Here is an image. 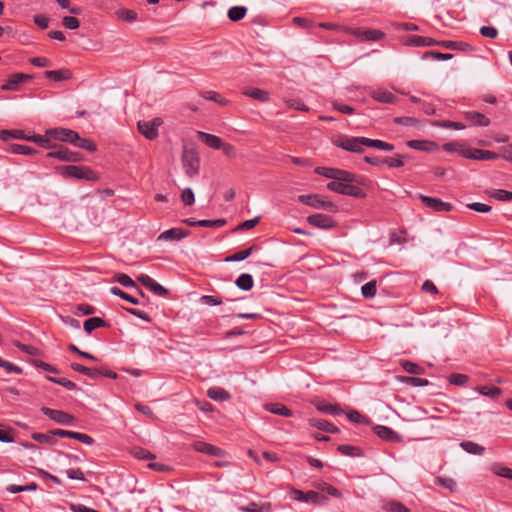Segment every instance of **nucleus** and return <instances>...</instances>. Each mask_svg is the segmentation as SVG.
<instances>
[{
  "label": "nucleus",
  "mask_w": 512,
  "mask_h": 512,
  "mask_svg": "<svg viewBox=\"0 0 512 512\" xmlns=\"http://www.w3.org/2000/svg\"><path fill=\"white\" fill-rule=\"evenodd\" d=\"M316 408L318 411L322 412V413H327V414H331V415H340L343 410L341 409V407L337 404L333 405V404H329V403H326V402H319L316 404Z\"/></svg>",
  "instance_id": "37"
},
{
  "label": "nucleus",
  "mask_w": 512,
  "mask_h": 512,
  "mask_svg": "<svg viewBox=\"0 0 512 512\" xmlns=\"http://www.w3.org/2000/svg\"><path fill=\"white\" fill-rule=\"evenodd\" d=\"M110 292L115 295V296H118L120 298H122L123 300H126L132 304H135V305H138L139 304V301L137 298L127 294L126 292L122 291L119 287L117 286H113L110 288Z\"/></svg>",
  "instance_id": "55"
},
{
  "label": "nucleus",
  "mask_w": 512,
  "mask_h": 512,
  "mask_svg": "<svg viewBox=\"0 0 512 512\" xmlns=\"http://www.w3.org/2000/svg\"><path fill=\"white\" fill-rule=\"evenodd\" d=\"M298 199L301 203L317 209L333 210L335 208L333 202L319 194L300 195Z\"/></svg>",
  "instance_id": "6"
},
{
  "label": "nucleus",
  "mask_w": 512,
  "mask_h": 512,
  "mask_svg": "<svg viewBox=\"0 0 512 512\" xmlns=\"http://www.w3.org/2000/svg\"><path fill=\"white\" fill-rule=\"evenodd\" d=\"M47 135L51 138L62 142H68L74 145L76 140H79V134L71 129L54 128L47 131Z\"/></svg>",
  "instance_id": "9"
},
{
  "label": "nucleus",
  "mask_w": 512,
  "mask_h": 512,
  "mask_svg": "<svg viewBox=\"0 0 512 512\" xmlns=\"http://www.w3.org/2000/svg\"><path fill=\"white\" fill-rule=\"evenodd\" d=\"M48 136L49 135H47V134L46 135L35 134L32 136H28L27 140L38 143L39 145H41L44 148H52L53 145H52L51 140L48 138Z\"/></svg>",
  "instance_id": "54"
},
{
  "label": "nucleus",
  "mask_w": 512,
  "mask_h": 512,
  "mask_svg": "<svg viewBox=\"0 0 512 512\" xmlns=\"http://www.w3.org/2000/svg\"><path fill=\"white\" fill-rule=\"evenodd\" d=\"M398 380L402 383L415 387L427 386L429 384V381L427 379L411 376H399Z\"/></svg>",
  "instance_id": "48"
},
{
  "label": "nucleus",
  "mask_w": 512,
  "mask_h": 512,
  "mask_svg": "<svg viewBox=\"0 0 512 512\" xmlns=\"http://www.w3.org/2000/svg\"><path fill=\"white\" fill-rule=\"evenodd\" d=\"M435 484L448 489L450 492H454L457 487V483L453 478L438 476L435 478Z\"/></svg>",
  "instance_id": "50"
},
{
  "label": "nucleus",
  "mask_w": 512,
  "mask_h": 512,
  "mask_svg": "<svg viewBox=\"0 0 512 512\" xmlns=\"http://www.w3.org/2000/svg\"><path fill=\"white\" fill-rule=\"evenodd\" d=\"M334 144L346 151L353 153H363L365 145V137H341Z\"/></svg>",
  "instance_id": "4"
},
{
  "label": "nucleus",
  "mask_w": 512,
  "mask_h": 512,
  "mask_svg": "<svg viewBox=\"0 0 512 512\" xmlns=\"http://www.w3.org/2000/svg\"><path fill=\"white\" fill-rule=\"evenodd\" d=\"M189 234L190 232L188 230L175 227L162 232L159 235L158 240H181L187 237Z\"/></svg>",
  "instance_id": "21"
},
{
  "label": "nucleus",
  "mask_w": 512,
  "mask_h": 512,
  "mask_svg": "<svg viewBox=\"0 0 512 512\" xmlns=\"http://www.w3.org/2000/svg\"><path fill=\"white\" fill-rule=\"evenodd\" d=\"M373 431L382 440L389 441V442H400L401 441V436H399V434L390 427H387L384 425H376L373 428Z\"/></svg>",
  "instance_id": "16"
},
{
  "label": "nucleus",
  "mask_w": 512,
  "mask_h": 512,
  "mask_svg": "<svg viewBox=\"0 0 512 512\" xmlns=\"http://www.w3.org/2000/svg\"><path fill=\"white\" fill-rule=\"evenodd\" d=\"M200 95L204 99L214 101L220 105H226L228 103V100L223 98L218 92H215V91H204V92H201Z\"/></svg>",
  "instance_id": "52"
},
{
  "label": "nucleus",
  "mask_w": 512,
  "mask_h": 512,
  "mask_svg": "<svg viewBox=\"0 0 512 512\" xmlns=\"http://www.w3.org/2000/svg\"><path fill=\"white\" fill-rule=\"evenodd\" d=\"M475 390L486 397H489L491 399H496L498 396L501 395V389L496 386H477Z\"/></svg>",
  "instance_id": "35"
},
{
  "label": "nucleus",
  "mask_w": 512,
  "mask_h": 512,
  "mask_svg": "<svg viewBox=\"0 0 512 512\" xmlns=\"http://www.w3.org/2000/svg\"><path fill=\"white\" fill-rule=\"evenodd\" d=\"M265 409L273 414L281 415L284 417H290L292 415V412L290 409H288L286 406L282 404H267L265 405Z\"/></svg>",
  "instance_id": "41"
},
{
  "label": "nucleus",
  "mask_w": 512,
  "mask_h": 512,
  "mask_svg": "<svg viewBox=\"0 0 512 512\" xmlns=\"http://www.w3.org/2000/svg\"><path fill=\"white\" fill-rule=\"evenodd\" d=\"M242 93L259 102H267L270 99L269 92L260 88H244Z\"/></svg>",
  "instance_id": "26"
},
{
  "label": "nucleus",
  "mask_w": 512,
  "mask_h": 512,
  "mask_svg": "<svg viewBox=\"0 0 512 512\" xmlns=\"http://www.w3.org/2000/svg\"><path fill=\"white\" fill-rule=\"evenodd\" d=\"M107 323L99 318V317H92L87 320H85L83 324V328L86 333L90 334L93 330L100 328V327H106Z\"/></svg>",
  "instance_id": "34"
},
{
  "label": "nucleus",
  "mask_w": 512,
  "mask_h": 512,
  "mask_svg": "<svg viewBox=\"0 0 512 512\" xmlns=\"http://www.w3.org/2000/svg\"><path fill=\"white\" fill-rule=\"evenodd\" d=\"M491 471L497 476L512 480V469L507 466L500 463H494L491 466Z\"/></svg>",
  "instance_id": "46"
},
{
  "label": "nucleus",
  "mask_w": 512,
  "mask_h": 512,
  "mask_svg": "<svg viewBox=\"0 0 512 512\" xmlns=\"http://www.w3.org/2000/svg\"><path fill=\"white\" fill-rule=\"evenodd\" d=\"M32 75L24 73L11 74L5 83L1 85L3 91H19L22 84L32 80Z\"/></svg>",
  "instance_id": "8"
},
{
  "label": "nucleus",
  "mask_w": 512,
  "mask_h": 512,
  "mask_svg": "<svg viewBox=\"0 0 512 512\" xmlns=\"http://www.w3.org/2000/svg\"><path fill=\"white\" fill-rule=\"evenodd\" d=\"M365 145L366 147L375 148L383 151H392L394 149V145L382 140L378 139H370L365 137Z\"/></svg>",
  "instance_id": "32"
},
{
  "label": "nucleus",
  "mask_w": 512,
  "mask_h": 512,
  "mask_svg": "<svg viewBox=\"0 0 512 512\" xmlns=\"http://www.w3.org/2000/svg\"><path fill=\"white\" fill-rule=\"evenodd\" d=\"M315 173L328 179H332L333 181H356V175L354 173L337 168L317 167L315 169Z\"/></svg>",
  "instance_id": "3"
},
{
  "label": "nucleus",
  "mask_w": 512,
  "mask_h": 512,
  "mask_svg": "<svg viewBox=\"0 0 512 512\" xmlns=\"http://www.w3.org/2000/svg\"><path fill=\"white\" fill-rule=\"evenodd\" d=\"M41 412L58 424L69 425L74 421V416L62 410L42 407Z\"/></svg>",
  "instance_id": "10"
},
{
  "label": "nucleus",
  "mask_w": 512,
  "mask_h": 512,
  "mask_svg": "<svg viewBox=\"0 0 512 512\" xmlns=\"http://www.w3.org/2000/svg\"><path fill=\"white\" fill-rule=\"evenodd\" d=\"M345 182L346 181H344V180L331 181L327 184V189L332 192L344 195ZM355 182L360 183L357 179Z\"/></svg>",
  "instance_id": "60"
},
{
  "label": "nucleus",
  "mask_w": 512,
  "mask_h": 512,
  "mask_svg": "<svg viewBox=\"0 0 512 512\" xmlns=\"http://www.w3.org/2000/svg\"><path fill=\"white\" fill-rule=\"evenodd\" d=\"M163 124V120L156 117L150 121H139L137 126L139 132L147 139L153 140L158 136V128Z\"/></svg>",
  "instance_id": "7"
},
{
  "label": "nucleus",
  "mask_w": 512,
  "mask_h": 512,
  "mask_svg": "<svg viewBox=\"0 0 512 512\" xmlns=\"http://www.w3.org/2000/svg\"><path fill=\"white\" fill-rule=\"evenodd\" d=\"M419 197L427 207L431 208L434 211H451L452 209V205L450 203L444 202L438 198L429 197L425 195H420Z\"/></svg>",
  "instance_id": "15"
},
{
  "label": "nucleus",
  "mask_w": 512,
  "mask_h": 512,
  "mask_svg": "<svg viewBox=\"0 0 512 512\" xmlns=\"http://www.w3.org/2000/svg\"><path fill=\"white\" fill-rule=\"evenodd\" d=\"M137 281L158 296H165L167 294V289L147 274H140L137 276Z\"/></svg>",
  "instance_id": "13"
},
{
  "label": "nucleus",
  "mask_w": 512,
  "mask_h": 512,
  "mask_svg": "<svg viewBox=\"0 0 512 512\" xmlns=\"http://www.w3.org/2000/svg\"><path fill=\"white\" fill-rule=\"evenodd\" d=\"M317 488L320 489L323 492H326L327 494H329V495H331V496H333L335 498H341L342 497L341 491L338 488L330 485L329 483H326V482L319 483L317 485Z\"/></svg>",
  "instance_id": "56"
},
{
  "label": "nucleus",
  "mask_w": 512,
  "mask_h": 512,
  "mask_svg": "<svg viewBox=\"0 0 512 512\" xmlns=\"http://www.w3.org/2000/svg\"><path fill=\"white\" fill-rule=\"evenodd\" d=\"M235 284L239 289L249 291L253 287L254 280L251 274L243 273L236 279Z\"/></svg>",
  "instance_id": "33"
},
{
  "label": "nucleus",
  "mask_w": 512,
  "mask_h": 512,
  "mask_svg": "<svg viewBox=\"0 0 512 512\" xmlns=\"http://www.w3.org/2000/svg\"><path fill=\"white\" fill-rule=\"evenodd\" d=\"M45 77L53 81H63L71 78V72L68 69L48 70Z\"/></svg>",
  "instance_id": "31"
},
{
  "label": "nucleus",
  "mask_w": 512,
  "mask_h": 512,
  "mask_svg": "<svg viewBox=\"0 0 512 512\" xmlns=\"http://www.w3.org/2000/svg\"><path fill=\"white\" fill-rule=\"evenodd\" d=\"M382 507L388 512H409V509L397 500L385 501Z\"/></svg>",
  "instance_id": "44"
},
{
  "label": "nucleus",
  "mask_w": 512,
  "mask_h": 512,
  "mask_svg": "<svg viewBox=\"0 0 512 512\" xmlns=\"http://www.w3.org/2000/svg\"><path fill=\"white\" fill-rule=\"evenodd\" d=\"M49 158H56L64 162H81L84 159V155L80 152L72 151L64 146H59L55 150H52L46 154Z\"/></svg>",
  "instance_id": "5"
},
{
  "label": "nucleus",
  "mask_w": 512,
  "mask_h": 512,
  "mask_svg": "<svg viewBox=\"0 0 512 512\" xmlns=\"http://www.w3.org/2000/svg\"><path fill=\"white\" fill-rule=\"evenodd\" d=\"M439 46L443 47L445 49H450V50H455V51H462V52H473L474 51V47L464 41L444 40V41H439Z\"/></svg>",
  "instance_id": "20"
},
{
  "label": "nucleus",
  "mask_w": 512,
  "mask_h": 512,
  "mask_svg": "<svg viewBox=\"0 0 512 512\" xmlns=\"http://www.w3.org/2000/svg\"><path fill=\"white\" fill-rule=\"evenodd\" d=\"M353 34L364 41H379L385 37V33L377 29L357 28Z\"/></svg>",
  "instance_id": "17"
},
{
  "label": "nucleus",
  "mask_w": 512,
  "mask_h": 512,
  "mask_svg": "<svg viewBox=\"0 0 512 512\" xmlns=\"http://www.w3.org/2000/svg\"><path fill=\"white\" fill-rule=\"evenodd\" d=\"M25 132L23 130H1L0 138L3 141H8L10 139H24L27 140Z\"/></svg>",
  "instance_id": "42"
},
{
  "label": "nucleus",
  "mask_w": 512,
  "mask_h": 512,
  "mask_svg": "<svg viewBox=\"0 0 512 512\" xmlns=\"http://www.w3.org/2000/svg\"><path fill=\"white\" fill-rule=\"evenodd\" d=\"M74 145L76 147L85 149V150L90 151V152H94V151L97 150V146H96V144L93 141H91V140H89L87 138H82L80 136H79V140H76Z\"/></svg>",
  "instance_id": "59"
},
{
  "label": "nucleus",
  "mask_w": 512,
  "mask_h": 512,
  "mask_svg": "<svg viewBox=\"0 0 512 512\" xmlns=\"http://www.w3.org/2000/svg\"><path fill=\"white\" fill-rule=\"evenodd\" d=\"M401 367L409 374L419 375L423 373V368L416 363L408 360L401 361Z\"/></svg>",
  "instance_id": "51"
},
{
  "label": "nucleus",
  "mask_w": 512,
  "mask_h": 512,
  "mask_svg": "<svg viewBox=\"0 0 512 512\" xmlns=\"http://www.w3.org/2000/svg\"><path fill=\"white\" fill-rule=\"evenodd\" d=\"M182 165L188 177L192 178L199 173L200 159L194 149L184 148L182 153Z\"/></svg>",
  "instance_id": "2"
},
{
  "label": "nucleus",
  "mask_w": 512,
  "mask_h": 512,
  "mask_svg": "<svg viewBox=\"0 0 512 512\" xmlns=\"http://www.w3.org/2000/svg\"><path fill=\"white\" fill-rule=\"evenodd\" d=\"M289 496L293 500L298 501V502L313 503L314 500L318 498V492L312 491V490L303 492L302 490L292 487L289 490Z\"/></svg>",
  "instance_id": "18"
},
{
  "label": "nucleus",
  "mask_w": 512,
  "mask_h": 512,
  "mask_svg": "<svg viewBox=\"0 0 512 512\" xmlns=\"http://www.w3.org/2000/svg\"><path fill=\"white\" fill-rule=\"evenodd\" d=\"M246 13H247L246 7L234 6L228 10V18L233 22H237V21L242 20L245 17Z\"/></svg>",
  "instance_id": "45"
},
{
  "label": "nucleus",
  "mask_w": 512,
  "mask_h": 512,
  "mask_svg": "<svg viewBox=\"0 0 512 512\" xmlns=\"http://www.w3.org/2000/svg\"><path fill=\"white\" fill-rule=\"evenodd\" d=\"M488 194L491 198H494L498 201H502V202L512 201V192L511 191H507L504 189H493V190L489 191Z\"/></svg>",
  "instance_id": "47"
},
{
  "label": "nucleus",
  "mask_w": 512,
  "mask_h": 512,
  "mask_svg": "<svg viewBox=\"0 0 512 512\" xmlns=\"http://www.w3.org/2000/svg\"><path fill=\"white\" fill-rule=\"evenodd\" d=\"M443 150H445L446 152H457L459 153L461 156H462V152L463 151H467L469 150L470 148H466L465 145L461 142H458V141H454V142H448V143H445L443 146H442Z\"/></svg>",
  "instance_id": "53"
},
{
  "label": "nucleus",
  "mask_w": 512,
  "mask_h": 512,
  "mask_svg": "<svg viewBox=\"0 0 512 512\" xmlns=\"http://www.w3.org/2000/svg\"><path fill=\"white\" fill-rule=\"evenodd\" d=\"M406 158V156L402 154H397V157H385L383 158V164H386L389 168H399L404 166L403 159Z\"/></svg>",
  "instance_id": "57"
},
{
  "label": "nucleus",
  "mask_w": 512,
  "mask_h": 512,
  "mask_svg": "<svg viewBox=\"0 0 512 512\" xmlns=\"http://www.w3.org/2000/svg\"><path fill=\"white\" fill-rule=\"evenodd\" d=\"M451 53H442L437 51H426L422 55V59H432L438 61L451 60L453 58Z\"/></svg>",
  "instance_id": "49"
},
{
  "label": "nucleus",
  "mask_w": 512,
  "mask_h": 512,
  "mask_svg": "<svg viewBox=\"0 0 512 512\" xmlns=\"http://www.w3.org/2000/svg\"><path fill=\"white\" fill-rule=\"evenodd\" d=\"M309 424H310V426L317 428L319 430L325 431V432H329V433H333V434L339 432V429L336 426H334L332 423H330L329 421H327L325 419L310 418Z\"/></svg>",
  "instance_id": "24"
},
{
  "label": "nucleus",
  "mask_w": 512,
  "mask_h": 512,
  "mask_svg": "<svg viewBox=\"0 0 512 512\" xmlns=\"http://www.w3.org/2000/svg\"><path fill=\"white\" fill-rule=\"evenodd\" d=\"M370 96L377 102L385 104H393L396 102L397 97L386 89L374 90L370 93Z\"/></svg>",
  "instance_id": "23"
},
{
  "label": "nucleus",
  "mask_w": 512,
  "mask_h": 512,
  "mask_svg": "<svg viewBox=\"0 0 512 512\" xmlns=\"http://www.w3.org/2000/svg\"><path fill=\"white\" fill-rule=\"evenodd\" d=\"M30 363L36 367V368H40L46 372H50V373H58V369L52 365H50L49 363H46L42 360H38V359H31L30 360Z\"/></svg>",
  "instance_id": "62"
},
{
  "label": "nucleus",
  "mask_w": 512,
  "mask_h": 512,
  "mask_svg": "<svg viewBox=\"0 0 512 512\" xmlns=\"http://www.w3.org/2000/svg\"><path fill=\"white\" fill-rule=\"evenodd\" d=\"M337 451L340 454H342L344 456H348V457H362L364 455L361 448L354 446V445H347V444L339 445L337 447Z\"/></svg>",
  "instance_id": "29"
},
{
  "label": "nucleus",
  "mask_w": 512,
  "mask_h": 512,
  "mask_svg": "<svg viewBox=\"0 0 512 512\" xmlns=\"http://www.w3.org/2000/svg\"><path fill=\"white\" fill-rule=\"evenodd\" d=\"M462 157L473 160L489 161L499 159V154L489 150L471 148L462 152Z\"/></svg>",
  "instance_id": "11"
},
{
  "label": "nucleus",
  "mask_w": 512,
  "mask_h": 512,
  "mask_svg": "<svg viewBox=\"0 0 512 512\" xmlns=\"http://www.w3.org/2000/svg\"><path fill=\"white\" fill-rule=\"evenodd\" d=\"M71 368L76 371V372H79L83 375H86L88 376L89 378H92V379H96L100 376V373H101V370L100 368H91V367H86L82 364H78V363H72L71 364Z\"/></svg>",
  "instance_id": "27"
},
{
  "label": "nucleus",
  "mask_w": 512,
  "mask_h": 512,
  "mask_svg": "<svg viewBox=\"0 0 512 512\" xmlns=\"http://www.w3.org/2000/svg\"><path fill=\"white\" fill-rule=\"evenodd\" d=\"M116 281L120 283L122 286L127 288H134L137 287L136 283L133 281V279L124 273H120L116 275Z\"/></svg>",
  "instance_id": "63"
},
{
  "label": "nucleus",
  "mask_w": 512,
  "mask_h": 512,
  "mask_svg": "<svg viewBox=\"0 0 512 512\" xmlns=\"http://www.w3.org/2000/svg\"><path fill=\"white\" fill-rule=\"evenodd\" d=\"M254 249H255V245H252L251 247H249L245 250H242V251L236 252L230 256H227L224 261L225 262H237V261L245 260L253 253Z\"/></svg>",
  "instance_id": "40"
},
{
  "label": "nucleus",
  "mask_w": 512,
  "mask_h": 512,
  "mask_svg": "<svg viewBox=\"0 0 512 512\" xmlns=\"http://www.w3.org/2000/svg\"><path fill=\"white\" fill-rule=\"evenodd\" d=\"M57 171L65 179L75 178L89 181H97L99 179L97 173L86 166H60L57 168Z\"/></svg>",
  "instance_id": "1"
},
{
  "label": "nucleus",
  "mask_w": 512,
  "mask_h": 512,
  "mask_svg": "<svg viewBox=\"0 0 512 512\" xmlns=\"http://www.w3.org/2000/svg\"><path fill=\"white\" fill-rule=\"evenodd\" d=\"M116 16L118 19L128 23L135 22L138 19V14L135 10L126 8L118 9L116 11Z\"/></svg>",
  "instance_id": "36"
},
{
  "label": "nucleus",
  "mask_w": 512,
  "mask_h": 512,
  "mask_svg": "<svg viewBox=\"0 0 512 512\" xmlns=\"http://www.w3.org/2000/svg\"><path fill=\"white\" fill-rule=\"evenodd\" d=\"M408 46L414 47H429V46H439V41L431 37H424L419 35H411L408 36L405 42Z\"/></svg>",
  "instance_id": "19"
},
{
  "label": "nucleus",
  "mask_w": 512,
  "mask_h": 512,
  "mask_svg": "<svg viewBox=\"0 0 512 512\" xmlns=\"http://www.w3.org/2000/svg\"><path fill=\"white\" fill-rule=\"evenodd\" d=\"M32 439L40 444H48V445H54L56 443V440L53 436L52 430L47 433H38L35 432L32 434Z\"/></svg>",
  "instance_id": "43"
},
{
  "label": "nucleus",
  "mask_w": 512,
  "mask_h": 512,
  "mask_svg": "<svg viewBox=\"0 0 512 512\" xmlns=\"http://www.w3.org/2000/svg\"><path fill=\"white\" fill-rule=\"evenodd\" d=\"M10 150L12 153L20 155H31L36 152L32 147L23 144H12Z\"/></svg>",
  "instance_id": "61"
},
{
  "label": "nucleus",
  "mask_w": 512,
  "mask_h": 512,
  "mask_svg": "<svg viewBox=\"0 0 512 512\" xmlns=\"http://www.w3.org/2000/svg\"><path fill=\"white\" fill-rule=\"evenodd\" d=\"M193 448L197 452L215 456V457H225L226 456V452L223 449H221L218 446H214L212 444L204 442V441H196L193 444Z\"/></svg>",
  "instance_id": "14"
},
{
  "label": "nucleus",
  "mask_w": 512,
  "mask_h": 512,
  "mask_svg": "<svg viewBox=\"0 0 512 512\" xmlns=\"http://www.w3.org/2000/svg\"><path fill=\"white\" fill-rule=\"evenodd\" d=\"M406 144L409 148L419 151H431L435 146L434 142L426 140H409Z\"/></svg>",
  "instance_id": "38"
},
{
  "label": "nucleus",
  "mask_w": 512,
  "mask_h": 512,
  "mask_svg": "<svg viewBox=\"0 0 512 512\" xmlns=\"http://www.w3.org/2000/svg\"><path fill=\"white\" fill-rule=\"evenodd\" d=\"M198 137L208 147L215 149V150H219L223 143V140L220 137L213 135V134L206 133V132H202V131L198 132Z\"/></svg>",
  "instance_id": "25"
},
{
  "label": "nucleus",
  "mask_w": 512,
  "mask_h": 512,
  "mask_svg": "<svg viewBox=\"0 0 512 512\" xmlns=\"http://www.w3.org/2000/svg\"><path fill=\"white\" fill-rule=\"evenodd\" d=\"M460 447L467 453L473 455H483L485 452V447L473 442V441H462L460 443Z\"/></svg>",
  "instance_id": "30"
},
{
  "label": "nucleus",
  "mask_w": 512,
  "mask_h": 512,
  "mask_svg": "<svg viewBox=\"0 0 512 512\" xmlns=\"http://www.w3.org/2000/svg\"><path fill=\"white\" fill-rule=\"evenodd\" d=\"M464 118L475 126L487 127L490 124V120L488 117L476 111L465 112Z\"/></svg>",
  "instance_id": "22"
},
{
  "label": "nucleus",
  "mask_w": 512,
  "mask_h": 512,
  "mask_svg": "<svg viewBox=\"0 0 512 512\" xmlns=\"http://www.w3.org/2000/svg\"><path fill=\"white\" fill-rule=\"evenodd\" d=\"M207 396L214 401H227L231 397L228 391L216 386L208 389Z\"/></svg>",
  "instance_id": "28"
},
{
  "label": "nucleus",
  "mask_w": 512,
  "mask_h": 512,
  "mask_svg": "<svg viewBox=\"0 0 512 512\" xmlns=\"http://www.w3.org/2000/svg\"><path fill=\"white\" fill-rule=\"evenodd\" d=\"M307 222L320 229H331L335 227V221L332 217L325 214H313L307 217Z\"/></svg>",
  "instance_id": "12"
},
{
  "label": "nucleus",
  "mask_w": 512,
  "mask_h": 512,
  "mask_svg": "<svg viewBox=\"0 0 512 512\" xmlns=\"http://www.w3.org/2000/svg\"><path fill=\"white\" fill-rule=\"evenodd\" d=\"M377 286L376 281H369L361 288L362 295L365 298H373L376 295Z\"/></svg>",
  "instance_id": "58"
},
{
  "label": "nucleus",
  "mask_w": 512,
  "mask_h": 512,
  "mask_svg": "<svg viewBox=\"0 0 512 512\" xmlns=\"http://www.w3.org/2000/svg\"><path fill=\"white\" fill-rule=\"evenodd\" d=\"M354 182H345L344 195L355 198H364L366 193L363 189L353 184Z\"/></svg>",
  "instance_id": "39"
},
{
  "label": "nucleus",
  "mask_w": 512,
  "mask_h": 512,
  "mask_svg": "<svg viewBox=\"0 0 512 512\" xmlns=\"http://www.w3.org/2000/svg\"><path fill=\"white\" fill-rule=\"evenodd\" d=\"M468 376L461 373H453L449 376V382L453 385L463 386L468 382Z\"/></svg>",
  "instance_id": "64"
}]
</instances>
